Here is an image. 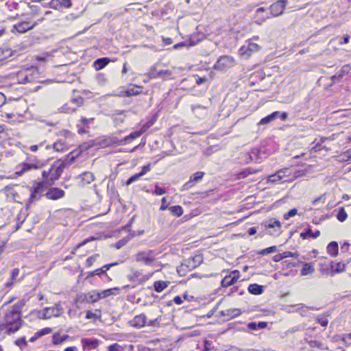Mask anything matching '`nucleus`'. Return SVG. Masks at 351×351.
<instances>
[{
  "mask_svg": "<svg viewBox=\"0 0 351 351\" xmlns=\"http://www.w3.org/2000/svg\"><path fill=\"white\" fill-rule=\"evenodd\" d=\"M21 313L16 308L8 309L0 323V334L10 335L17 332L22 326Z\"/></svg>",
  "mask_w": 351,
  "mask_h": 351,
  "instance_id": "f257e3e1",
  "label": "nucleus"
},
{
  "mask_svg": "<svg viewBox=\"0 0 351 351\" xmlns=\"http://www.w3.org/2000/svg\"><path fill=\"white\" fill-rule=\"evenodd\" d=\"M119 288L107 289L100 292L81 295L80 299L84 302L85 304H92L101 298H104L112 295H116L119 293Z\"/></svg>",
  "mask_w": 351,
  "mask_h": 351,
  "instance_id": "f03ea898",
  "label": "nucleus"
},
{
  "mask_svg": "<svg viewBox=\"0 0 351 351\" xmlns=\"http://www.w3.org/2000/svg\"><path fill=\"white\" fill-rule=\"evenodd\" d=\"M47 185L44 182H34L30 188V195L26 203V207L28 208L32 204L39 200L42 196H44Z\"/></svg>",
  "mask_w": 351,
  "mask_h": 351,
  "instance_id": "7ed1b4c3",
  "label": "nucleus"
},
{
  "mask_svg": "<svg viewBox=\"0 0 351 351\" xmlns=\"http://www.w3.org/2000/svg\"><path fill=\"white\" fill-rule=\"evenodd\" d=\"M38 73V71L37 68L34 66L27 68L25 71H19L17 73L19 83L25 84L31 82L34 80V75Z\"/></svg>",
  "mask_w": 351,
  "mask_h": 351,
  "instance_id": "20e7f679",
  "label": "nucleus"
},
{
  "mask_svg": "<svg viewBox=\"0 0 351 351\" xmlns=\"http://www.w3.org/2000/svg\"><path fill=\"white\" fill-rule=\"evenodd\" d=\"M287 3V0H278L271 4L269 8L270 12L266 15V18L276 17L282 15Z\"/></svg>",
  "mask_w": 351,
  "mask_h": 351,
  "instance_id": "39448f33",
  "label": "nucleus"
},
{
  "mask_svg": "<svg viewBox=\"0 0 351 351\" xmlns=\"http://www.w3.org/2000/svg\"><path fill=\"white\" fill-rule=\"evenodd\" d=\"M234 64V59L229 56H220L213 66V69L217 71H225Z\"/></svg>",
  "mask_w": 351,
  "mask_h": 351,
  "instance_id": "423d86ee",
  "label": "nucleus"
},
{
  "mask_svg": "<svg viewBox=\"0 0 351 351\" xmlns=\"http://www.w3.org/2000/svg\"><path fill=\"white\" fill-rule=\"evenodd\" d=\"M157 254L154 250H146L138 252L136 254V261L142 262L146 265H151L156 260Z\"/></svg>",
  "mask_w": 351,
  "mask_h": 351,
  "instance_id": "0eeeda50",
  "label": "nucleus"
},
{
  "mask_svg": "<svg viewBox=\"0 0 351 351\" xmlns=\"http://www.w3.org/2000/svg\"><path fill=\"white\" fill-rule=\"evenodd\" d=\"M66 167V163L62 162L58 166L50 169V178L49 180L47 181L49 186H52L55 181L58 180L61 176L64 168Z\"/></svg>",
  "mask_w": 351,
  "mask_h": 351,
  "instance_id": "6e6552de",
  "label": "nucleus"
},
{
  "mask_svg": "<svg viewBox=\"0 0 351 351\" xmlns=\"http://www.w3.org/2000/svg\"><path fill=\"white\" fill-rule=\"evenodd\" d=\"M62 314L61 308H42L38 311V318L42 319H49L53 317H57Z\"/></svg>",
  "mask_w": 351,
  "mask_h": 351,
  "instance_id": "1a4fd4ad",
  "label": "nucleus"
},
{
  "mask_svg": "<svg viewBox=\"0 0 351 351\" xmlns=\"http://www.w3.org/2000/svg\"><path fill=\"white\" fill-rule=\"evenodd\" d=\"M263 226H264L265 228V229H271V228H273L274 229V231L273 232H269V234L270 235H278L280 234V222L274 219V218H271V219H267V220H265L263 222Z\"/></svg>",
  "mask_w": 351,
  "mask_h": 351,
  "instance_id": "9d476101",
  "label": "nucleus"
},
{
  "mask_svg": "<svg viewBox=\"0 0 351 351\" xmlns=\"http://www.w3.org/2000/svg\"><path fill=\"white\" fill-rule=\"evenodd\" d=\"M149 128V125H143L141 129L131 132L129 135L122 138L121 144L127 145L132 142L134 139L141 136Z\"/></svg>",
  "mask_w": 351,
  "mask_h": 351,
  "instance_id": "9b49d317",
  "label": "nucleus"
},
{
  "mask_svg": "<svg viewBox=\"0 0 351 351\" xmlns=\"http://www.w3.org/2000/svg\"><path fill=\"white\" fill-rule=\"evenodd\" d=\"M205 173L202 171H198L190 176L189 180L183 184L181 191H187L191 189L195 183L199 182L202 180Z\"/></svg>",
  "mask_w": 351,
  "mask_h": 351,
  "instance_id": "f8f14e48",
  "label": "nucleus"
},
{
  "mask_svg": "<svg viewBox=\"0 0 351 351\" xmlns=\"http://www.w3.org/2000/svg\"><path fill=\"white\" fill-rule=\"evenodd\" d=\"M240 277V272L238 270H234L230 274L225 276L221 281L223 287H228L234 285Z\"/></svg>",
  "mask_w": 351,
  "mask_h": 351,
  "instance_id": "ddd939ff",
  "label": "nucleus"
},
{
  "mask_svg": "<svg viewBox=\"0 0 351 351\" xmlns=\"http://www.w3.org/2000/svg\"><path fill=\"white\" fill-rule=\"evenodd\" d=\"M260 47L256 43L247 41L246 45H243L239 49L240 54L243 56L249 57L254 51H257Z\"/></svg>",
  "mask_w": 351,
  "mask_h": 351,
  "instance_id": "4468645a",
  "label": "nucleus"
},
{
  "mask_svg": "<svg viewBox=\"0 0 351 351\" xmlns=\"http://www.w3.org/2000/svg\"><path fill=\"white\" fill-rule=\"evenodd\" d=\"M65 195V192L58 187H51L45 193L44 196L49 199L56 200L60 199Z\"/></svg>",
  "mask_w": 351,
  "mask_h": 351,
  "instance_id": "2eb2a0df",
  "label": "nucleus"
},
{
  "mask_svg": "<svg viewBox=\"0 0 351 351\" xmlns=\"http://www.w3.org/2000/svg\"><path fill=\"white\" fill-rule=\"evenodd\" d=\"M37 23H32L29 21H21L16 24H15L13 27L19 33L23 34L27 32V31L32 29L36 25Z\"/></svg>",
  "mask_w": 351,
  "mask_h": 351,
  "instance_id": "dca6fc26",
  "label": "nucleus"
},
{
  "mask_svg": "<svg viewBox=\"0 0 351 351\" xmlns=\"http://www.w3.org/2000/svg\"><path fill=\"white\" fill-rule=\"evenodd\" d=\"M154 322V321L148 319L144 315H140L136 316L131 322L133 326L136 328H141L145 326L146 324L150 325Z\"/></svg>",
  "mask_w": 351,
  "mask_h": 351,
  "instance_id": "f3484780",
  "label": "nucleus"
},
{
  "mask_svg": "<svg viewBox=\"0 0 351 351\" xmlns=\"http://www.w3.org/2000/svg\"><path fill=\"white\" fill-rule=\"evenodd\" d=\"M221 321L225 322L240 315L239 308H227L226 311H220Z\"/></svg>",
  "mask_w": 351,
  "mask_h": 351,
  "instance_id": "a211bd4d",
  "label": "nucleus"
},
{
  "mask_svg": "<svg viewBox=\"0 0 351 351\" xmlns=\"http://www.w3.org/2000/svg\"><path fill=\"white\" fill-rule=\"evenodd\" d=\"M80 178V181L79 182V186L80 187H84L86 184H90L95 180V176L92 172L86 171L82 173L79 176Z\"/></svg>",
  "mask_w": 351,
  "mask_h": 351,
  "instance_id": "6ab92c4d",
  "label": "nucleus"
},
{
  "mask_svg": "<svg viewBox=\"0 0 351 351\" xmlns=\"http://www.w3.org/2000/svg\"><path fill=\"white\" fill-rule=\"evenodd\" d=\"M203 262V257L202 255H195L192 258L189 259L186 261V267H189L191 269H195L198 266H199Z\"/></svg>",
  "mask_w": 351,
  "mask_h": 351,
  "instance_id": "aec40b11",
  "label": "nucleus"
},
{
  "mask_svg": "<svg viewBox=\"0 0 351 351\" xmlns=\"http://www.w3.org/2000/svg\"><path fill=\"white\" fill-rule=\"evenodd\" d=\"M110 61V59L107 57L97 58L93 62V67L96 71L101 70L106 67Z\"/></svg>",
  "mask_w": 351,
  "mask_h": 351,
  "instance_id": "412c9836",
  "label": "nucleus"
},
{
  "mask_svg": "<svg viewBox=\"0 0 351 351\" xmlns=\"http://www.w3.org/2000/svg\"><path fill=\"white\" fill-rule=\"evenodd\" d=\"M141 87L134 86L132 88H128L126 90L121 92V96L123 97H132L139 95L141 93Z\"/></svg>",
  "mask_w": 351,
  "mask_h": 351,
  "instance_id": "4be33fe9",
  "label": "nucleus"
},
{
  "mask_svg": "<svg viewBox=\"0 0 351 351\" xmlns=\"http://www.w3.org/2000/svg\"><path fill=\"white\" fill-rule=\"evenodd\" d=\"M14 51H12L8 45H3L0 47V60H5L14 55Z\"/></svg>",
  "mask_w": 351,
  "mask_h": 351,
  "instance_id": "5701e85b",
  "label": "nucleus"
},
{
  "mask_svg": "<svg viewBox=\"0 0 351 351\" xmlns=\"http://www.w3.org/2000/svg\"><path fill=\"white\" fill-rule=\"evenodd\" d=\"M82 344L84 349H95L99 345V341L96 339H82Z\"/></svg>",
  "mask_w": 351,
  "mask_h": 351,
  "instance_id": "b1692460",
  "label": "nucleus"
},
{
  "mask_svg": "<svg viewBox=\"0 0 351 351\" xmlns=\"http://www.w3.org/2000/svg\"><path fill=\"white\" fill-rule=\"evenodd\" d=\"M137 234H136L134 231H130L129 235L127 237L119 240L117 242L115 243L114 247L117 249H120L122 247L125 246L130 239L134 237H136Z\"/></svg>",
  "mask_w": 351,
  "mask_h": 351,
  "instance_id": "393cba45",
  "label": "nucleus"
},
{
  "mask_svg": "<svg viewBox=\"0 0 351 351\" xmlns=\"http://www.w3.org/2000/svg\"><path fill=\"white\" fill-rule=\"evenodd\" d=\"M320 235L319 230H315L313 232L311 228H307L304 231L300 233V237L302 239H306L308 238L316 239Z\"/></svg>",
  "mask_w": 351,
  "mask_h": 351,
  "instance_id": "a878e982",
  "label": "nucleus"
},
{
  "mask_svg": "<svg viewBox=\"0 0 351 351\" xmlns=\"http://www.w3.org/2000/svg\"><path fill=\"white\" fill-rule=\"evenodd\" d=\"M328 254L332 257H336L339 254V245L337 241L330 242L326 247Z\"/></svg>",
  "mask_w": 351,
  "mask_h": 351,
  "instance_id": "bb28decb",
  "label": "nucleus"
},
{
  "mask_svg": "<svg viewBox=\"0 0 351 351\" xmlns=\"http://www.w3.org/2000/svg\"><path fill=\"white\" fill-rule=\"evenodd\" d=\"M23 167L21 171H16L15 173L17 176H21L23 172L31 170V169H37L41 167V165H38V163H29V162H24L22 164Z\"/></svg>",
  "mask_w": 351,
  "mask_h": 351,
  "instance_id": "cd10ccee",
  "label": "nucleus"
},
{
  "mask_svg": "<svg viewBox=\"0 0 351 351\" xmlns=\"http://www.w3.org/2000/svg\"><path fill=\"white\" fill-rule=\"evenodd\" d=\"M265 287L258 284H251L249 285L248 291L253 295H261L264 291Z\"/></svg>",
  "mask_w": 351,
  "mask_h": 351,
  "instance_id": "c85d7f7f",
  "label": "nucleus"
},
{
  "mask_svg": "<svg viewBox=\"0 0 351 351\" xmlns=\"http://www.w3.org/2000/svg\"><path fill=\"white\" fill-rule=\"evenodd\" d=\"M258 171H259L258 169H255L252 167H247L238 173L237 178L239 179H243L247 178L249 175L255 174Z\"/></svg>",
  "mask_w": 351,
  "mask_h": 351,
  "instance_id": "c756f323",
  "label": "nucleus"
},
{
  "mask_svg": "<svg viewBox=\"0 0 351 351\" xmlns=\"http://www.w3.org/2000/svg\"><path fill=\"white\" fill-rule=\"evenodd\" d=\"M330 269L332 274H337L343 272L346 270V264L341 262L334 264L332 261L330 262Z\"/></svg>",
  "mask_w": 351,
  "mask_h": 351,
  "instance_id": "7c9ffc66",
  "label": "nucleus"
},
{
  "mask_svg": "<svg viewBox=\"0 0 351 351\" xmlns=\"http://www.w3.org/2000/svg\"><path fill=\"white\" fill-rule=\"evenodd\" d=\"M335 213H337L336 217L340 222H343L346 220L348 215L343 207H339L334 210Z\"/></svg>",
  "mask_w": 351,
  "mask_h": 351,
  "instance_id": "2f4dec72",
  "label": "nucleus"
},
{
  "mask_svg": "<svg viewBox=\"0 0 351 351\" xmlns=\"http://www.w3.org/2000/svg\"><path fill=\"white\" fill-rule=\"evenodd\" d=\"M170 284L169 281L158 280L154 283V288L156 292H161Z\"/></svg>",
  "mask_w": 351,
  "mask_h": 351,
  "instance_id": "473e14b6",
  "label": "nucleus"
},
{
  "mask_svg": "<svg viewBox=\"0 0 351 351\" xmlns=\"http://www.w3.org/2000/svg\"><path fill=\"white\" fill-rule=\"evenodd\" d=\"M278 119V114L276 112H273L270 114L262 118L259 121V125H266L268 124L273 121Z\"/></svg>",
  "mask_w": 351,
  "mask_h": 351,
  "instance_id": "72a5a7b5",
  "label": "nucleus"
},
{
  "mask_svg": "<svg viewBox=\"0 0 351 351\" xmlns=\"http://www.w3.org/2000/svg\"><path fill=\"white\" fill-rule=\"evenodd\" d=\"M69 337L68 335L60 336L59 333H55L52 337V342L55 345H60L66 341Z\"/></svg>",
  "mask_w": 351,
  "mask_h": 351,
  "instance_id": "f704fd0d",
  "label": "nucleus"
},
{
  "mask_svg": "<svg viewBox=\"0 0 351 351\" xmlns=\"http://www.w3.org/2000/svg\"><path fill=\"white\" fill-rule=\"evenodd\" d=\"M315 271V268L311 263H304L301 269V275L306 276L311 274Z\"/></svg>",
  "mask_w": 351,
  "mask_h": 351,
  "instance_id": "c9c22d12",
  "label": "nucleus"
},
{
  "mask_svg": "<svg viewBox=\"0 0 351 351\" xmlns=\"http://www.w3.org/2000/svg\"><path fill=\"white\" fill-rule=\"evenodd\" d=\"M155 77H160L163 80H167L173 78L172 76V71L169 70H160L157 72V74H156Z\"/></svg>",
  "mask_w": 351,
  "mask_h": 351,
  "instance_id": "e433bc0d",
  "label": "nucleus"
},
{
  "mask_svg": "<svg viewBox=\"0 0 351 351\" xmlns=\"http://www.w3.org/2000/svg\"><path fill=\"white\" fill-rule=\"evenodd\" d=\"M267 326V322H260L258 323L256 322H250L247 324V328L250 330H256L258 329H263L266 328Z\"/></svg>",
  "mask_w": 351,
  "mask_h": 351,
  "instance_id": "4c0bfd02",
  "label": "nucleus"
},
{
  "mask_svg": "<svg viewBox=\"0 0 351 351\" xmlns=\"http://www.w3.org/2000/svg\"><path fill=\"white\" fill-rule=\"evenodd\" d=\"M169 210L171 213L176 217H180L183 214L182 207L179 205L170 206Z\"/></svg>",
  "mask_w": 351,
  "mask_h": 351,
  "instance_id": "58836bf2",
  "label": "nucleus"
},
{
  "mask_svg": "<svg viewBox=\"0 0 351 351\" xmlns=\"http://www.w3.org/2000/svg\"><path fill=\"white\" fill-rule=\"evenodd\" d=\"M308 345L312 348H318L320 350H326L327 347L325 346L321 341L316 340H311L308 342Z\"/></svg>",
  "mask_w": 351,
  "mask_h": 351,
  "instance_id": "ea45409f",
  "label": "nucleus"
},
{
  "mask_svg": "<svg viewBox=\"0 0 351 351\" xmlns=\"http://www.w3.org/2000/svg\"><path fill=\"white\" fill-rule=\"evenodd\" d=\"M276 251H277L276 246L273 245V246H270L269 247H267L265 249L261 250V251H259L258 252V254L260 256H265V255H267L269 254H271V253L276 252Z\"/></svg>",
  "mask_w": 351,
  "mask_h": 351,
  "instance_id": "a19ab883",
  "label": "nucleus"
},
{
  "mask_svg": "<svg viewBox=\"0 0 351 351\" xmlns=\"http://www.w3.org/2000/svg\"><path fill=\"white\" fill-rule=\"evenodd\" d=\"M350 71V66L349 64L343 65L340 71L337 72L339 80H341L345 75H347Z\"/></svg>",
  "mask_w": 351,
  "mask_h": 351,
  "instance_id": "79ce46f5",
  "label": "nucleus"
},
{
  "mask_svg": "<svg viewBox=\"0 0 351 351\" xmlns=\"http://www.w3.org/2000/svg\"><path fill=\"white\" fill-rule=\"evenodd\" d=\"M53 147L56 152H62L65 149L66 145L64 142L59 140L53 143Z\"/></svg>",
  "mask_w": 351,
  "mask_h": 351,
  "instance_id": "37998d69",
  "label": "nucleus"
},
{
  "mask_svg": "<svg viewBox=\"0 0 351 351\" xmlns=\"http://www.w3.org/2000/svg\"><path fill=\"white\" fill-rule=\"evenodd\" d=\"M278 176H280L281 179L286 176L291 175V169L289 168H283L277 171Z\"/></svg>",
  "mask_w": 351,
  "mask_h": 351,
  "instance_id": "c03bdc74",
  "label": "nucleus"
},
{
  "mask_svg": "<svg viewBox=\"0 0 351 351\" xmlns=\"http://www.w3.org/2000/svg\"><path fill=\"white\" fill-rule=\"evenodd\" d=\"M107 141L106 145H111L112 144H117L119 145H123L124 144H121V142L122 141V139H119V138L116 136L110 137L108 140H106Z\"/></svg>",
  "mask_w": 351,
  "mask_h": 351,
  "instance_id": "a18cd8bd",
  "label": "nucleus"
},
{
  "mask_svg": "<svg viewBox=\"0 0 351 351\" xmlns=\"http://www.w3.org/2000/svg\"><path fill=\"white\" fill-rule=\"evenodd\" d=\"M167 193L166 190L159 186L158 183L155 184V189L152 192L153 194L156 195H162Z\"/></svg>",
  "mask_w": 351,
  "mask_h": 351,
  "instance_id": "49530a36",
  "label": "nucleus"
},
{
  "mask_svg": "<svg viewBox=\"0 0 351 351\" xmlns=\"http://www.w3.org/2000/svg\"><path fill=\"white\" fill-rule=\"evenodd\" d=\"M281 180L282 179L280 178V177L278 176V173L276 171L275 173L271 174L268 176L267 181H268V182L276 184V183H278V182H280Z\"/></svg>",
  "mask_w": 351,
  "mask_h": 351,
  "instance_id": "de8ad7c7",
  "label": "nucleus"
},
{
  "mask_svg": "<svg viewBox=\"0 0 351 351\" xmlns=\"http://www.w3.org/2000/svg\"><path fill=\"white\" fill-rule=\"evenodd\" d=\"M52 331H53V330L51 328H45L41 329V330H38V332H36V336L41 337L44 335L51 333Z\"/></svg>",
  "mask_w": 351,
  "mask_h": 351,
  "instance_id": "09e8293b",
  "label": "nucleus"
},
{
  "mask_svg": "<svg viewBox=\"0 0 351 351\" xmlns=\"http://www.w3.org/2000/svg\"><path fill=\"white\" fill-rule=\"evenodd\" d=\"M75 110H76V108L70 107L69 104H66L61 108L60 111L62 112H64V113H71V112H73L74 111H75Z\"/></svg>",
  "mask_w": 351,
  "mask_h": 351,
  "instance_id": "8fccbe9b",
  "label": "nucleus"
},
{
  "mask_svg": "<svg viewBox=\"0 0 351 351\" xmlns=\"http://www.w3.org/2000/svg\"><path fill=\"white\" fill-rule=\"evenodd\" d=\"M173 302L178 305L181 304L182 303V297L180 295L175 296L173 300H170L167 302V305L171 306L173 305Z\"/></svg>",
  "mask_w": 351,
  "mask_h": 351,
  "instance_id": "3c124183",
  "label": "nucleus"
},
{
  "mask_svg": "<svg viewBox=\"0 0 351 351\" xmlns=\"http://www.w3.org/2000/svg\"><path fill=\"white\" fill-rule=\"evenodd\" d=\"M141 176H140V174L138 173H136L132 176H130L128 180L127 181L125 182V185L126 186H129L130 184H131L132 183L134 182L135 181L138 180Z\"/></svg>",
  "mask_w": 351,
  "mask_h": 351,
  "instance_id": "603ef678",
  "label": "nucleus"
},
{
  "mask_svg": "<svg viewBox=\"0 0 351 351\" xmlns=\"http://www.w3.org/2000/svg\"><path fill=\"white\" fill-rule=\"evenodd\" d=\"M108 351H124V349L119 344L113 343L108 347Z\"/></svg>",
  "mask_w": 351,
  "mask_h": 351,
  "instance_id": "864d4df0",
  "label": "nucleus"
},
{
  "mask_svg": "<svg viewBox=\"0 0 351 351\" xmlns=\"http://www.w3.org/2000/svg\"><path fill=\"white\" fill-rule=\"evenodd\" d=\"M93 121H94L93 118L87 119L85 117H82L81 119L80 120V123H81L82 125L89 128V124L93 123Z\"/></svg>",
  "mask_w": 351,
  "mask_h": 351,
  "instance_id": "5fc2aeb1",
  "label": "nucleus"
},
{
  "mask_svg": "<svg viewBox=\"0 0 351 351\" xmlns=\"http://www.w3.org/2000/svg\"><path fill=\"white\" fill-rule=\"evenodd\" d=\"M297 212L298 210L296 208H292L289 210L287 213H285L283 217L285 219H289L290 217L295 216L297 214Z\"/></svg>",
  "mask_w": 351,
  "mask_h": 351,
  "instance_id": "6e6d98bb",
  "label": "nucleus"
},
{
  "mask_svg": "<svg viewBox=\"0 0 351 351\" xmlns=\"http://www.w3.org/2000/svg\"><path fill=\"white\" fill-rule=\"evenodd\" d=\"M77 132L80 134H85L88 132V128H86V126L82 125L81 123H77Z\"/></svg>",
  "mask_w": 351,
  "mask_h": 351,
  "instance_id": "4d7b16f0",
  "label": "nucleus"
},
{
  "mask_svg": "<svg viewBox=\"0 0 351 351\" xmlns=\"http://www.w3.org/2000/svg\"><path fill=\"white\" fill-rule=\"evenodd\" d=\"M42 177L43 178V180L42 182H44L45 183V185L47 186V181L49 180L50 178V170L49 171H43L42 172Z\"/></svg>",
  "mask_w": 351,
  "mask_h": 351,
  "instance_id": "13d9d810",
  "label": "nucleus"
},
{
  "mask_svg": "<svg viewBox=\"0 0 351 351\" xmlns=\"http://www.w3.org/2000/svg\"><path fill=\"white\" fill-rule=\"evenodd\" d=\"M282 257H284V258L289 257L298 258V254L297 252H292L289 251L284 252L282 253Z\"/></svg>",
  "mask_w": 351,
  "mask_h": 351,
  "instance_id": "bf43d9fd",
  "label": "nucleus"
},
{
  "mask_svg": "<svg viewBox=\"0 0 351 351\" xmlns=\"http://www.w3.org/2000/svg\"><path fill=\"white\" fill-rule=\"evenodd\" d=\"M49 5L51 8L58 9L61 7L60 0H51Z\"/></svg>",
  "mask_w": 351,
  "mask_h": 351,
  "instance_id": "052dcab7",
  "label": "nucleus"
},
{
  "mask_svg": "<svg viewBox=\"0 0 351 351\" xmlns=\"http://www.w3.org/2000/svg\"><path fill=\"white\" fill-rule=\"evenodd\" d=\"M316 320L322 326H326L328 324V320L326 317H319Z\"/></svg>",
  "mask_w": 351,
  "mask_h": 351,
  "instance_id": "680f3d73",
  "label": "nucleus"
},
{
  "mask_svg": "<svg viewBox=\"0 0 351 351\" xmlns=\"http://www.w3.org/2000/svg\"><path fill=\"white\" fill-rule=\"evenodd\" d=\"M104 273L102 271V269L98 268L93 271L89 272V276H100L101 277L103 276Z\"/></svg>",
  "mask_w": 351,
  "mask_h": 351,
  "instance_id": "e2e57ef3",
  "label": "nucleus"
},
{
  "mask_svg": "<svg viewBox=\"0 0 351 351\" xmlns=\"http://www.w3.org/2000/svg\"><path fill=\"white\" fill-rule=\"evenodd\" d=\"M19 274V269L18 268H14L11 271V277L10 280L14 281L18 277Z\"/></svg>",
  "mask_w": 351,
  "mask_h": 351,
  "instance_id": "0e129e2a",
  "label": "nucleus"
},
{
  "mask_svg": "<svg viewBox=\"0 0 351 351\" xmlns=\"http://www.w3.org/2000/svg\"><path fill=\"white\" fill-rule=\"evenodd\" d=\"M151 169V166L150 165H145L142 167V169L141 171L138 173L140 174L141 176H144L145 174H146L148 171H149Z\"/></svg>",
  "mask_w": 351,
  "mask_h": 351,
  "instance_id": "69168bd1",
  "label": "nucleus"
},
{
  "mask_svg": "<svg viewBox=\"0 0 351 351\" xmlns=\"http://www.w3.org/2000/svg\"><path fill=\"white\" fill-rule=\"evenodd\" d=\"M274 112H276L278 114V119H280L282 121H285L287 119L288 114L285 112H279V111H275Z\"/></svg>",
  "mask_w": 351,
  "mask_h": 351,
  "instance_id": "338daca9",
  "label": "nucleus"
},
{
  "mask_svg": "<svg viewBox=\"0 0 351 351\" xmlns=\"http://www.w3.org/2000/svg\"><path fill=\"white\" fill-rule=\"evenodd\" d=\"M15 343H16V345H17L18 346L21 347V346H26V344H27V341H26V340H25V337H21V338L18 339L15 341Z\"/></svg>",
  "mask_w": 351,
  "mask_h": 351,
  "instance_id": "774afa93",
  "label": "nucleus"
}]
</instances>
